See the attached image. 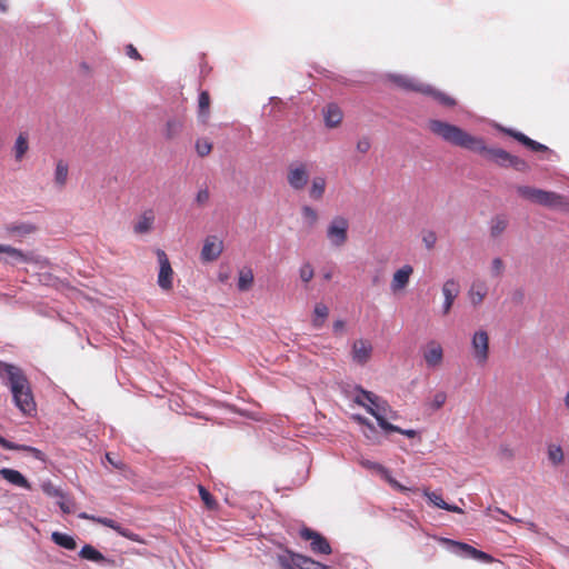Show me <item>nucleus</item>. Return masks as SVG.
Returning a JSON list of instances; mask_svg holds the SVG:
<instances>
[{
	"instance_id": "nucleus-1",
	"label": "nucleus",
	"mask_w": 569,
	"mask_h": 569,
	"mask_svg": "<svg viewBox=\"0 0 569 569\" xmlns=\"http://www.w3.org/2000/svg\"><path fill=\"white\" fill-rule=\"evenodd\" d=\"M0 378L10 388L18 409L24 415H31L36 410V403L22 370L13 365L0 362Z\"/></svg>"
},
{
	"instance_id": "nucleus-2",
	"label": "nucleus",
	"mask_w": 569,
	"mask_h": 569,
	"mask_svg": "<svg viewBox=\"0 0 569 569\" xmlns=\"http://www.w3.org/2000/svg\"><path fill=\"white\" fill-rule=\"evenodd\" d=\"M428 128L433 134L453 146H458L478 153L486 151V146L482 139L471 136L455 124L441 120H430L428 122Z\"/></svg>"
},
{
	"instance_id": "nucleus-3",
	"label": "nucleus",
	"mask_w": 569,
	"mask_h": 569,
	"mask_svg": "<svg viewBox=\"0 0 569 569\" xmlns=\"http://www.w3.org/2000/svg\"><path fill=\"white\" fill-rule=\"evenodd\" d=\"M355 402L363 407L371 416H373L385 433L389 430H397L392 421L398 419V413L390 405L373 392L360 390L355 396Z\"/></svg>"
},
{
	"instance_id": "nucleus-4",
	"label": "nucleus",
	"mask_w": 569,
	"mask_h": 569,
	"mask_svg": "<svg viewBox=\"0 0 569 569\" xmlns=\"http://www.w3.org/2000/svg\"><path fill=\"white\" fill-rule=\"evenodd\" d=\"M469 353L473 363L483 368L490 359V336L485 328L473 330L469 339Z\"/></svg>"
},
{
	"instance_id": "nucleus-5",
	"label": "nucleus",
	"mask_w": 569,
	"mask_h": 569,
	"mask_svg": "<svg viewBox=\"0 0 569 569\" xmlns=\"http://www.w3.org/2000/svg\"><path fill=\"white\" fill-rule=\"evenodd\" d=\"M350 220L346 216H333L326 226L325 236L330 248L341 249L349 241Z\"/></svg>"
},
{
	"instance_id": "nucleus-6",
	"label": "nucleus",
	"mask_w": 569,
	"mask_h": 569,
	"mask_svg": "<svg viewBox=\"0 0 569 569\" xmlns=\"http://www.w3.org/2000/svg\"><path fill=\"white\" fill-rule=\"evenodd\" d=\"M518 193L523 199L547 207H559L565 204V199L551 191L537 189L533 187L522 186L518 188Z\"/></svg>"
},
{
	"instance_id": "nucleus-7",
	"label": "nucleus",
	"mask_w": 569,
	"mask_h": 569,
	"mask_svg": "<svg viewBox=\"0 0 569 569\" xmlns=\"http://www.w3.org/2000/svg\"><path fill=\"white\" fill-rule=\"evenodd\" d=\"M282 569H327V567L309 557L283 551L277 557Z\"/></svg>"
},
{
	"instance_id": "nucleus-8",
	"label": "nucleus",
	"mask_w": 569,
	"mask_h": 569,
	"mask_svg": "<svg viewBox=\"0 0 569 569\" xmlns=\"http://www.w3.org/2000/svg\"><path fill=\"white\" fill-rule=\"evenodd\" d=\"M395 81L402 88L411 89V90L420 91L425 94H429V96L433 97L435 100H437L439 103H441L443 106H455V103H456L451 97L432 89L430 86L418 84V83H416V81H413L412 79H410L408 77L397 76V77H395Z\"/></svg>"
},
{
	"instance_id": "nucleus-9",
	"label": "nucleus",
	"mask_w": 569,
	"mask_h": 569,
	"mask_svg": "<svg viewBox=\"0 0 569 569\" xmlns=\"http://www.w3.org/2000/svg\"><path fill=\"white\" fill-rule=\"evenodd\" d=\"M415 269L411 264L405 263L396 269L389 282V290L393 296H402L406 293Z\"/></svg>"
},
{
	"instance_id": "nucleus-10",
	"label": "nucleus",
	"mask_w": 569,
	"mask_h": 569,
	"mask_svg": "<svg viewBox=\"0 0 569 569\" xmlns=\"http://www.w3.org/2000/svg\"><path fill=\"white\" fill-rule=\"evenodd\" d=\"M440 541L448 546V548L458 556L472 558L482 562H491L493 560L490 555L480 551L465 542H459L447 538H442Z\"/></svg>"
},
{
	"instance_id": "nucleus-11",
	"label": "nucleus",
	"mask_w": 569,
	"mask_h": 569,
	"mask_svg": "<svg viewBox=\"0 0 569 569\" xmlns=\"http://www.w3.org/2000/svg\"><path fill=\"white\" fill-rule=\"evenodd\" d=\"M0 254L3 256L1 260L11 264L41 262L40 257L34 254L33 252H23L8 244L0 243Z\"/></svg>"
},
{
	"instance_id": "nucleus-12",
	"label": "nucleus",
	"mask_w": 569,
	"mask_h": 569,
	"mask_svg": "<svg viewBox=\"0 0 569 569\" xmlns=\"http://www.w3.org/2000/svg\"><path fill=\"white\" fill-rule=\"evenodd\" d=\"M460 293V284L453 279H447L441 286V295L443 301L440 308V316L446 317L451 312V309L455 305L456 299Z\"/></svg>"
},
{
	"instance_id": "nucleus-13",
	"label": "nucleus",
	"mask_w": 569,
	"mask_h": 569,
	"mask_svg": "<svg viewBox=\"0 0 569 569\" xmlns=\"http://www.w3.org/2000/svg\"><path fill=\"white\" fill-rule=\"evenodd\" d=\"M157 257L159 262L157 283L163 291H170L173 288L174 272L164 251L158 250Z\"/></svg>"
},
{
	"instance_id": "nucleus-14",
	"label": "nucleus",
	"mask_w": 569,
	"mask_h": 569,
	"mask_svg": "<svg viewBox=\"0 0 569 569\" xmlns=\"http://www.w3.org/2000/svg\"><path fill=\"white\" fill-rule=\"evenodd\" d=\"M309 181V170L306 163L298 162L289 166L287 182L296 191L305 189Z\"/></svg>"
},
{
	"instance_id": "nucleus-15",
	"label": "nucleus",
	"mask_w": 569,
	"mask_h": 569,
	"mask_svg": "<svg viewBox=\"0 0 569 569\" xmlns=\"http://www.w3.org/2000/svg\"><path fill=\"white\" fill-rule=\"evenodd\" d=\"M223 240L216 236H207L200 251V259L202 262L216 261L223 252Z\"/></svg>"
},
{
	"instance_id": "nucleus-16",
	"label": "nucleus",
	"mask_w": 569,
	"mask_h": 569,
	"mask_svg": "<svg viewBox=\"0 0 569 569\" xmlns=\"http://www.w3.org/2000/svg\"><path fill=\"white\" fill-rule=\"evenodd\" d=\"M422 357L428 368H440L445 359L443 347L439 341L430 340L425 345L422 349Z\"/></svg>"
},
{
	"instance_id": "nucleus-17",
	"label": "nucleus",
	"mask_w": 569,
	"mask_h": 569,
	"mask_svg": "<svg viewBox=\"0 0 569 569\" xmlns=\"http://www.w3.org/2000/svg\"><path fill=\"white\" fill-rule=\"evenodd\" d=\"M359 463L363 468H366V469H368V470L379 475L383 480H386L390 485V487L392 489H395L397 491H401V492L410 490L409 488H407V487L402 486L400 482H398L391 476L390 471L385 466H382L381 463L372 461V460H369V459H366V458H361L359 460Z\"/></svg>"
},
{
	"instance_id": "nucleus-18",
	"label": "nucleus",
	"mask_w": 569,
	"mask_h": 569,
	"mask_svg": "<svg viewBox=\"0 0 569 569\" xmlns=\"http://www.w3.org/2000/svg\"><path fill=\"white\" fill-rule=\"evenodd\" d=\"M489 293V286L486 280H473L467 291L469 303L473 308L480 307Z\"/></svg>"
},
{
	"instance_id": "nucleus-19",
	"label": "nucleus",
	"mask_w": 569,
	"mask_h": 569,
	"mask_svg": "<svg viewBox=\"0 0 569 569\" xmlns=\"http://www.w3.org/2000/svg\"><path fill=\"white\" fill-rule=\"evenodd\" d=\"M372 343L367 339H358L352 343L351 358L358 365H366L372 355Z\"/></svg>"
},
{
	"instance_id": "nucleus-20",
	"label": "nucleus",
	"mask_w": 569,
	"mask_h": 569,
	"mask_svg": "<svg viewBox=\"0 0 569 569\" xmlns=\"http://www.w3.org/2000/svg\"><path fill=\"white\" fill-rule=\"evenodd\" d=\"M300 535L303 539L311 541V549L313 552L323 555L331 552L329 543L319 533L306 528L301 530Z\"/></svg>"
},
{
	"instance_id": "nucleus-21",
	"label": "nucleus",
	"mask_w": 569,
	"mask_h": 569,
	"mask_svg": "<svg viewBox=\"0 0 569 569\" xmlns=\"http://www.w3.org/2000/svg\"><path fill=\"white\" fill-rule=\"evenodd\" d=\"M154 221L156 214L153 210L148 209L143 211L133 222V232L139 236L149 233L153 229Z\"/></svg>"
},
{
	"instance_id": "nucleus-22",
	"label": "nucleus",
	"mask_w": 569,
	"mask_h": 569,
	"mask_svg": "<svg viewBox=\"0 0 569 569\" xmlns=\"http://www.w3.org/2000/svg\"><path fill=\"white\" fill-rule=\"evenodd\" d=\"M322 117L328 129H336L342 123L343 112L337 104L330 103L322 109Z\"/></svg>"
},
{
	"instance_id": "nucleus-23",
	"label": "nucleus",
	"mask_w": 569,
	"mask_h": 569,
	"mask_svg": "<svg viewBox=\"0 0 569 569\" xmlns=\"http://www.w3.org/2000/svg\"><path fill=\"white\" fill-rule=\"evenodd\" d=\"M0 476L9 483L23 488L27 490L31 489L30 482L27 478L18 470L11 468H2L0 469Z\"/></svg>"
},
{
	"instance_id": "nucleus-24",
	"label": "nucleus",
	"mask_w": 569,
	"mask_h": 569,
	"mask_svg": "<svg viewBox=\"0 0 569 569\" xmlns=\"http://www.w3.org/2000/svg\"><path fill=\"white\" fill-rule=\"evenodd\" d=\"M81 518L83 519H90V520H93L100 525H103L106 527H109L113 530H116L119 535L130 539V540H133V541H140L139 537L132 532H130L129 530H126L123 529L122 527H120L116 521H113L112 519H109V518H96L93 516H89L87 513H82L80 515Z\"/></svg>"
},
{
	"instance_id": "nucleus-25",
	"label": "nucleus",
	"mask_w": 569,
	"mask_h": 569,
	"mask_svg": "<svg viewBox=\"0 0 569 569\" xmlns=\"http://www.w3.org/2000/svg\"><path fill=\"white\" fill-rule=\"evenodd\" d=\"M29 151V136L27 132H20L13 142L11 152L16 162H21Z\"/></svg>"
},
{
	"instance_id": "nucleus-26",
	"label": "nucleus",
	"mask_w": 569,
	"mask_h": 569,
	"mask_svg": "<svg viewBox=\"0 0 569 569\" xmlns=\"http://www.w3.org/2000/svg\"><path fill=\"white\" fill-rule=\"evenodd\" d=\"M329 316V307L323 302H317L313 307L311 316V325L316 329H320L325 326Z\"/></svg>"
},
{
	"instance_id": "nucleus-27",
	"label": "nucleus",
	"mask_w": 569,
	"mask_h": 569,
	"mask_svg": "<svg viewBox=\"0 0 569 569\" xmlns=\"http://www.w3.org/2000/svg\"><path fill=\"white\" fill-rule=\"evenodd\" d=\"M79 555L81 558L93 561V562L106 563V565H111V566L114 565L113 560L107 559L99 550H97L91 545H86L80 550Z\"/></svg>"
},
{
	"instance_id": "nucleus-28",
	"label": "nucleus",
	"mask_w": 569,
	"mask_h": 569,
	"mask_svg": "<svg viewBox=\"0 0 569 569\" xmlns=\"http://www.w3.org/2000/svg\"><path fill=\"white\" fill-rule=\"evenodd\" d=\"M327 188V179L322 176H316L311 179V183L309 187V197L312 200H321L325 196Z\"/></svg>"
},
{
	"instance_id": "nucleus-29",
	"label": "nucleus",
	"mask_w": 569,
	"mask_h": 569,
	"mask_svg": "<svg viewBox=\"0 0 569 569\" xmlns=\"http://www.w3.org/2000/svg\"><path fill=\"white\" fill-rule=\"evenodd\" d=\"M547 457L551 466L559 467L565 462V452L559 443L550 442L547 445Z\"/></svg>"
},
{
	"instance_id": "nucleus-30",
	"label": "nucleus",
	"mask_w": 569,
	"mask_h": 569,
	"mask_svg": "<svg viewBox=\"0 0 569 569\" xmlns=\"http://www.w3.org/2000/svg\"><path fill=\"white\" fill-rule=\"evenodd\" d=\"M425 496L427 497L429 502L431 505H433L435 507H438V508H441V509H445V510H448V511H451V512H457V513H462L463 512V510L461 508L447 503L442 499V497L440 495H438L437 492H430V491L426 490L425 491Z\"/></svg>"
},
{
	"instance_id": "nucleus-31",
	"label": "nucleus",
	"mask_w": 569,
	"mask_h": 569,
	"mask_svg": "<svg viewBox=\"0 0 569 569\" xmlns=\"http://www.w3.org/2000/svg\"><path fill=\"white\" fill-rule=\"evenodd\" d=\"M300 212L305 226L313 228L319 222L320 216L316 208L305 204L301 207Z\"/></svg>"
},
{
	"instance_id": "nucleus-32",
	"label": "nucleus",
	"mask_w": 569,
	"mask_h": 569,
	"mask_svg": "<svg viewBox=\"0 0 569 569\" xmlns=\"http://www.w3.org/2000/svg\"><path fill=\"white\" fill-rule=\"evenodd\" d=\"M209 114H210V97H209L208 92L202 91L199 94V100H198V119H199V121H201L202 123H206L209 119Z\"/></svg>"
},
{
	"instance_id": "nucleus-33",
	"label": "nucleus",
	"mask_w": 569,
	"mask_h": 569,
	"mask_svg": "<svg viewBox=\"0 0 569 569\" xmlns=\"http://www.w3.org/2000/svg\"><path fill=\"white\" fill-rule=\"evenodd\" d=\"M509 221L503 216H496L490 221V236L499 238L508 228Z\"/></svg>"
},
{
	"instance_id": "nucleus-34",
	"label": "nucleus",
	"mask_w": 569,
	"mask_h": 569,
	"mask_svg": "<svg viewBox=\"0 0 569 569\" xmlns=\"http://www.w3.org/2000/svg\"><path fill=\"white\" fill-rule=\"evenodd\" d=\"M68 174H69V167L63 160H59L56 164L54 169V183L59 188H62L66 186L68 181Z\"/></svg>"
},
{
	"instance_id": "nucleus-35",
	"label": "nucleus",
	"mask_w": 569,
	"mask_h": 569,
	"mask_svg": "<svg viewBox=\"0 0 569 569\" xmlns=\"http://www.w3.org/2000/svg\"><path fill=\"white\" fill-rule=\"evenodd\" d=\"M253 272L250 268H242L238 273V289L248 291L253 284Z\"/></svg>"
},
{
	"instance_id": "nucleus-36",
	"label": "nucleus",
	"mask_w": 569,
	"mask_h": 569,
	"mask_svg": "<svg viewBox=\"0 0 569 569\" xmlns=\"http://www.w3.org/2000/svg\"><path fill=\"white\" fill-rule=\"evenodd\" d=\"M51 539L54 543L68 550H73L77 547L74 538L67 533L54 531L51 535Z\"/></svg>"
},
{
	"instance_id": "nucleus-37",
	"label": "nucleus",
	"mask_w": 569,
	"mask_h": 569,
	"mask_svg": "<svg viewBox=\"0 0 569 569\" xmlns=\"http://www.w3.org/2000/svg\"><path fill=\"white\" fill-rule=\"evenodd\" d=\"M355 419L363 426L362 433L363 436L370 440L372 443L378 445L379 440L376 437V428L375 426L367 419L361 416H355Z\"/></svg>"
},
{
	"instance_id": "nucleus-38",
	"label": "nucleus",
	"mask_w": 569,
	"mask_h": 569,
	"mask_svg": "<svg viewBox=\"0 0 569 569\" xmlns=\"http://www.w3.org/2000/svg\"><path fill=\"white\" fill-rule=\"evenodd\" d=\"M0 445L4 449H8V450H23V451H28V452L32 453L37 458L41 457V451H39L38 449H36L33 447L24 446V445H16L13 442L8 441L7 439H4L1 436H0Z\"/></svg>"
},
{
	"instance_id": "nucleus-39",
	"label": "nucleus",
	"mask_w": 569,
	"mask_h": 569,
	"mask_svg": "<svg viewBox=\"0 0 569 569\" xmlns=\"http://www.w3.org/2000/svg\"><path fill=\"white\" fill-rule=\"evenodd\" d=\"M505 271H506L505 261L499 257L493 258L489 266L490 276L492 278H500L503 276Z\"/></svg>"
},
{
	"instance_id": "nucleus-40",
	"label": "nucleus",
	"mask_w": 569,
	"mask_h": 569,
	"mask_svg": "<svg viewBox=\"0 0 569 569\" xmlns=\"http://www.w3.org/2000/svg\"><path fill=\"white\" fill-rule=\"evenodd\" d=\"M41 489L47 496H49L51 498L64 499V493L62 492V490L60 488H58L57 486H54L49 480L41 482Z\"/></svg>"
},
{
	"instance_id": "nucleus-41",
	"label": "nucleus",
	"mask_w": 569,
	"mask_h": 569,
	"mask_svg": "<svg viewBox=\"0 0 569 569\" xmlns=\"http://www.w3.org/2000/svg\"><path fill=\"white\" fill-rule=\"evenodd\" d=\"M299 279L305 283H309L315 277V269L310 262H303L299 267Z\"/></svg>"
},
{
	"instance_id": "nucleus-42",
	"label": "nucleus",
	"mask_w": 569,
	"mask_h": 569,
	"mask_svg": "<svg viewBox=\"0 0 569 569\" xmlns=\"http://www.w3.org/2000/svg\"><path fill=\"white\" fill-rule=\"evenodd\" d=\"M421 241L426 249H433L437 243L436 232L432 230H423L421 233Z\"/></svg>"
},
{
	"instance_id": "nucleus-43",
	"label": "nucleus",
	"mask_w": 569,
	"mask_h": 569,
	"mask_svg": "<svg viewBox=\"0 0 569 569\" xmlns=\"http://www.w3.org/2000/svg\"><path fill=\"white\" fill-rule=\"evenodd\" d=\"M447 401V393L445 391H437L429 400V406L433 410L440 409Z\"/></svg>"
},
{
	"instance_id": "nucleus-44",
	"label": "nucleus",
	"mask_w": 569,
	"mask_h": 569,
	"mask_svg": "<svg viewBox=\"0 0 569 569\" xmlns=\"http://www.w3.org/2000/svg\"><path fill=\"white\" fill-rule=\"evenodd\" d=\"M212 144L208 139L201 138L196 142V150L200 157H206L211 152Z\"/></svg>"
},
{
	"instance_id": "nucleus-45",
	"label": "nucleus",
	"mask_w": 569,
	"mask_h": 569,
	"mask_svg": "<svg viewBox=\"0 0 569 569\" xmlns=\"http://www.w3.org/2000/svg\"><path fill=\"white\" fill-rule=\"evenodd\" d=\"M513 137L516 139H518L519 141H521L523 144L528 146L529 148H531L532 150H545L546 147L531 140L530 138L526 137L525 134L522 133H513Z\"/></svg>"
},
{
	"instance_id": "nucleus-46",
	"label": "nucleus",
	"mask_w": 569,
	"mask_h": 569,
	"mask_svg": "<svg viewBox=\"0 0 569 569\" xmlns=\"http://www.w3.org/2000/svg\"><path fill=\"white\" fill-rule=\"evenodd\" d=\"M371 148V141L368 137H361L356 144V149L359 153H367Z\"/></svg>"
},
{
	"instance_id": "nucleus-47",
	"label": "nucleus",
	"mask_w": 569,
	"mask_h": 569,
	"mask_svg": "<svg viewBox=\"0 0 569 569\" xmlns=\"http://www.w3.org/2000/svg\"><path fill=\"white\" fill-rule=\"evenodd\" d=\"M12 232H14L19 237H24L27 234H30L34 231V228L31 224H20L16 226L11 229Z\"/></svg>"
},
{
	"instance_id": "nucleus-48",
	"label": "nucleus",
	"mask_w": 569,
	"mask_h": 569,
	"mask_svg": "<svg viewBox=\"0 0 569 569\" xmlns=\"http://www.w3.org/2000/svg\"><path fill=\"white\" fill-rule=\"evenodd\" d=\"M180 123L176 120H170L166 124V136L172 138L180 130Z\"/></svg>"
},
{
	"instance_id": "nucleus-49",
	"label": "nucleus",
	"mask_w": 569,
	"mask_h": 569,
	"mask_svg": "<svg viewBox=\"0 0 569 569\" xmlns=\"http://www.w3.org/2000/svg\"><path fill=\"white\" fill-rule=\"evenodd\" d=\"M57 503L64 513H71L73 511V503L67 495H64V499H58Z\"/></svg>"
},
{
	"instance_id": "nucleus-50",
	"label": "nucleus",
	"mask_w": 569,
	"mask_h": 569,
	"mask_svg": "<svg viewBox=\"0 0 569 569\" xmlns=\"http://www.w3.org/2000/svg\"><path fill=\"white\" fill-rule=\"evenodd\" d=\"M210 193L208 189H200L196 194V202L199 206H203L209 201Z\"/></svg>"
},
{
	"instance_id": "nucleus-51",
	"label": "nucleus",
	"mask_w": 569,
	"mask_h": 569,
	"mask_svg": "<svg viewBox=\"0 0 569 569\" xmlns=\"http://www.w3.org/2000/svg\"><path fill=\"white\" fill-rule=\"evenodd\" d=\"M199 493L201 496L202 501L206 503V506L208 508H212L214 505V501H213L211 495L203 487H199Z\"/></svg>"
},
{
	"instance_id": "nucleus-52",
	"label": "nucleus",
	"mask_w": 569,
	"mask_h": 569,
	"mask_svg": "<svg viewBox=\"0 0 569 569\" xmlns=\"http://www.w3.org/2000/svg\"><path fill=\"white\" fill-rule=\"evenodd\" d=\"M396 429L397 430H389V433L390 432H398V433H401L408 438H415L418 436V432L413 429H401L399 428L398 426H396Z\"/></svg>"
},
{
	"instance_id": "nucleus-53",
	"label": "nucleus",
	"mask_w": 569,
	"mask_h": 569,
	"mask_svg": "<svg viewBox=\"0 0 569 569\" xmlns=\"http://www.w3.org/2000/svg\"><path fill=\"white\" fill-rule=\"evenodd\" d=\"M332 329H333V332H336V333L342 332L345 329V321L341 319L336 320L332 325Z\"/></svg>"
},
{
	"instance_id": "nucleus-54",
	"label": "nucleus",
	"mask_w": 569,
	"mask_h": 569,
	"mask_svg": "<svg viewBox=\"0 0 569 569\" xmlns=\"http://www.w3.org/2000/svg\"><path fill=\"white\" fill-rule=\"evenodd\" d=\"M497 512H499L500 515L505 516L508 518L509 521L511 522H517L518 520L511 516H509L507 512H505L503 510H501L500 508H497L496 509Z\"/></svg>"
},
{
	"instance_id": "nucleus-55",
	"label": "nucleus",
	"mask_w": 569,
	"mask_h": 569,
	"mask_svg": "<svg viewBox=\"0 0 569 569\" xmlns=\"http://www.w3.org/2000/svg\"><path fill=\"white\" fill-rule=\"evenodd\" d=\"M502 451H503V453H505L506 456H508V457H511V456H512V451H511V450H509L508 448H503V449H502Z\"/></svg>"
},
{
	"instance_id": "nucleus-56",
	"label": "nucleus",
	"mask_w": 569,
	"mask_h": 569,
	"mask_svg": "<svg viewBox=\"0 0 569 569\" xmlns=\"http://www.w3.org/2000/svg\"><path fill=\"white\" fill-rule=\"evenodd\" d=\"M497 154H498L499 157L503 158V159H505V158H508V154H507L506 152L501 151V150L497 151Z\"/></svg>"
},
{
	"instance_id": "nucleus-57",
	"label": "nucleus",
	"mask_w": 569,
	"mask_h": 569,
	"mask_svg": "<svg viewBox=\"0 0 569 569\" xmlns=\"http://www.w3.org/2000/svg\"><path fill=\"white\" fill-rule=\"evenodd\" d=\"M0 10L2 12H4L7 10V6L4 4V2L2 0H0Z\"/></svg>"
},
{
	"instance_id": "nucleus-58",
	"label": "nucleus",
	"mask_w": 569,
	"mask_h": 569,
	"mask_svg": "<svg viewBox=\"0 0 569 569\" xmlns=\"http://www.w3.org/2000/svg\"><path fill=\"white\" fill-rule=\"evenodd\" d=\"M107 459H108L111 463H113V459H111L110 455H107Z\"/></svg>"
},
{
	"instance_id": "nucleus-59",
	"label": "nucleus",
	"mask_w": 569,
	"mask_h": 569,
	"mask_svg": "<svg viewBox=\"0 0 569 569\" xmlns=\"http://www.w3.org/2000/svg\"><path fill=\"white\" fill-rule=\"evenodd\" d=\"M330 277H331V276H330V273H327V274L325 276V279H327V280H328V279H330Z\"/></svg>"
}]
</instances>
